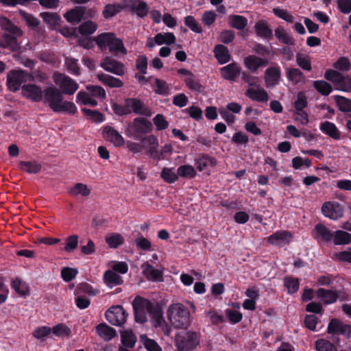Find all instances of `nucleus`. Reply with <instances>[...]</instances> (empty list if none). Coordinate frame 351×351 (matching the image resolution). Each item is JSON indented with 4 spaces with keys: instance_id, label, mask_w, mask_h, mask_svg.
I'll return each mask as SVG.
<instances>
[{
    "instance_id": "1",
    "label": "nucleus",
    "mask_w": 351,
    "mask_h": 351,
    "mask_svg": "<svg viewBox=\"0 0 351 351\" xmlns=\"http://www.w3.org/2000/svg\"><path fill=\"white\" fill-rule=\"evenodd\" d=\"M0 27L5 32L2 35V39L5 43L7 48L12 52H18L21 49L18 38L23 36V31L5 16L0 17Z\"/></svg>"
},
{
    "instance_id": "2",
    "label": "nucleus",
    "mask_w": 351,
    "mask_h": 351,
    "mask_svg": "<svg viewBox=\"0 0 351 351\" xmlns=\"http://www.w3.org/2000/svg\"><path fill=\"white\" fill-rule=\"evenodd\" d=\"M95 40L101 51L106 50L108 47L109 51L112 53L117 54L121 53L125 55L128 53L123 40L117 38L114 33L106 32L100 34L95 37Z\"/></svg>"
},
{
    "instance_id": "3",
    "label": "nucleus",
    "mask_w": 351,
    "mask_h": 351,
    "mask_svg": "<svg viewBox=\"0 0 351 351\" xmlns=\"http://www.w3.org/2000/svg\"><path fill=\"white\" fill-rule=\"evenodd\" d=\"M167 315L172 326L176 328H186L189 324V311L180 303L170 305Z\"/></svg>"
},
{
    "instance_id": "4",
    "label": "nucleus",
    "mask_w": 351,
    "mask_h": 351,
    "mask_svg": "<svg viewBox=\"0 0 351 351\" xmlns=\"http://www.w3.org/2000/svg\"><path fill=\"white\" fill-rule=\"evenodd\" d=\"M152 130V123L149 121L144 117H136L129 124L126 134L136 140H141L145 134L150 133Z\"/></svg>"
},
{
    "instance_id": "5",
    "label": "nucleus",
    "mask_w": 351,
    "mask_h": 351,
    "mask_svg": "<svg viewBox=\"0 0 351 351\" xmlns=\"http://www.w3.org/2000/svg\"><path fill=\"white\" fill-rule=\"evenodd\" d=\"M154 306V304L149 300L136 296L132 302L136 322L141 324L145 323L147 320L146 312L150 315L152 311H153Z\"/></svg>"
},
{
    "instance_id": "6",
    "label": "nucleus",
    "mask_w": 351,
    "mask_h": 351,
    "mask_svg": "<svg viewBox=\"0 0 351 351\" xmlns=\"http://www.w3.org/2000/svg\"><path fill=\"white\" fill-rule=\"evenodd\" d=\"M324 78L332 83L335 89L343 92H351L350 76H344L336 70L328 69L324 73Z\"/></svg>"
},
{
    "instance_id": "7",
    "label": "nucleus",
    "mask_w": 351,
    "mask_h": 351,
    "mask_svg": "<svg viewBox=\"0 0 351 351\" xmlns=\"http://www.w3.org/2000/svg\"><path fill=\"white\" fill-rule=\"evenodd\" d=\"M52 79L63 95H73L79 88L78 84L64 73L55 72Z\"/></svg>"
},
{
    "instance_id": "8",
    "label": "nucleus",
    "mask_w": 351,
    "mask_h": 351,
    "mask_svg": "<svg viewBox=\"0 0 351 351\" xmlns=\"http://www.w3.org/2000/svg\"><path fill=\"white\" fill-rule=\"evenodd\" d=\"M175 341L180 351H191L199 344L197 333L190 331L177 334Z\"/></svg>"
},
{
    "instance_id": "9",
    "label": "nucleus",
    "mask_w": 351,
    "mask_h": 351,
    "mask_svg": "<svg viewBox=\"0 0 351 351\" xmlns=\"http://www.w3.org/2000/svg\"><path fill=\"white\" fill-rule=\"evenodd\" d=\"M28 73L23 70L12 69L8 73L6 85L10 91H18L21 84L26 82Z\"/></svg>"
},
{
    "instance_id": "10",
    "label": "nucleus",
    "mask_w": 351,
    "mask_h": 351,
    "mask_svg": "<svg viewBox=\"0 0 351 351\" xmlns=\"http://www.w3.org/2000/svg\"><path fill=\"white\" fill-rule=\"evenodd\" d=\"M107 321L112 325L123 326L126 322L128 313L122 306H112L105 313Z\"/></svg>"
},
{
    "instance_id": "11",
    "label": "nucleus",
    "mask_w": 351,
    "mask_h": 351,
    "mask_svg": "<svg viewBox=\"0 0 351 351\" xmlns=\"http://www.w3.org/2000/svg\"><path fill=\"white\" fill-rule=\"evenodd\" d=\"M43 99L54 112L58 105L62 103L64 97L58 88L55 86H49L44 89Z\"/></svg>"
},
{
    "instance_id": "12",
    "label": "nucleus",
    "mask_w": 351,
    "mask_h": 351,
    "mask_svg": "<svg viewBox=\"0 0 351 351\" xmlns=\"http://www.w3.org/2000/svg\"><path fill=\"white\" fill-rule=\"evenodd\" d=\"M322 212L325 217L336 220L343 217V207L338 202H326L322 206Z\"/></svg>"
},
{
    "instance_id": "13",
    "label": "nucleus",
    "mask_w": 351,
    "mask_h": 351,
    "mask_svg": "<svg viewBox=\"0 0 351 351\" xmlns=\"http://www.w3.org/2000/svg\"><path fill=\"white\" fill-rule=\"evenodd\" d=\"M327 332L340 334L349 338L351 337V324H345L339 319L332 318L328 324Z\"/></svg>"
},
{
    "instance_id": "14",
    "label": "nucleus",
    "mask_w": 351,
    "mask_h": 351,
    "mask_svg": "<svg viewBox=\"0 0 351 351\" xmlns=\"http://www.w3.org/2000/svg\"><path fill=\"white\" fill-rule=\"evenodd\" d=\"M100 66L105 71L115 74L123 75L124 74V66L123 63L112 58L110 56L105 57L100 63Z\"/></svg>"
},
{
    "instance_id": "15",
    "label": "nucleus",
    "mask_w": 351,
    "mask_h": 351,
    "mask_svg": "<svg viewBox=\"0 0 351 351\" xmlns=\"http://www.w3.org/2000/svg\"><path fill=\"white\" fill-rule=\"evenodd\" d=\"M241 67L236 62H232L220 69L221 77L228 81L235 82L241 75Z\"/></svg>"
},
{
    "instance_id": "16",
    "label": "nucleus",
    "mask_w": 351,
    "mask_h": 351,
    "mask_svg": "<svg viewBox=\"0 0 351 351\" xmlns=\"http://www.w3.org/2000/svg\"><path fill=\"white\" fill-rule=\"evenodd\" d=\"M125 104L128 108L132 110L136 114L150 117L152 115L151 110L147 107L140 99L136 98H128L125 99Z\"/></svg>"
},
{
    "instance_id": "17",
    "label": "nucleus",
    "mask_w": 351,
    "mask_h": 351,
    "mask_svg": "<svg viewBox=\"0 0 351 351\" xmlns=\"http://www.w3.org/2000/svg\"><path fill=\"white\" fill-rule=\"evenodd\" d=\"M23 95L35 102H39L43 99V91L41 88L36 84H24L21 87Z\"/></svg>"
},
{
    "instance_id": "18",
    "label": "nucleus",
    "mask_w": 351,
    "mask_h": 351,
    "mask_svg": "<svg viewBox=\"0 0 351 351\" xmlns=\"http://www.w3.org/2000/svg\"><path fill=\"white\" fill-rule=\"evenodd\" d=\"M86 11V8L85 6H75L74 8L68 10L64 14V17L71 24H78L83 19H84Z\"/></svg>"
},
{
    "instance_id": "19",
    "label": "nucleus",
    "mask_w": 351,
    "mask_h": 351,
    "mask_svg": "<svg viewBox=\"0 0 351 351\" xmlns=\"http://www.w3.org/2000/svg\"><path fill=\"white\" fill-rule=\"evenodd\" d=\"M281 77V69L276 64L274 66H270L265 70V80L267 84L271 86L279 84Z\"/></svg>"
},
{
    "instance_id": "20",
    "label": "nucleus",
    "mask_w": 351,
    "mask_h": 351,
    "mask_svg": "<svg viewBox=\"0 0 351 351\" xmlns=\"http://www.w3.org/2000/svg\"><path fill=\"white\" fill-rule=\"evenodd\" d=\"M103 136L105 139L110 141L116 146H120L124 143L123 136L111 126L104 128Z\"/></svg>"
},
{
    "instance_id": "21",
    "label": "nucleus",
    "mask_w": 351,
    "mask_h": 351,
    "mask_svg": "<svg viewBox=\"0 0 351 351\" xmlns=\"http://www.w3.org/2000/svg\"><path fill=\"white\" fill-rule=\"evenodd\" d=\"M292 237V234L289 231H278L268 237V242L274 245L287 244Z\"/></svg>"
},
{
    "instance_id": "22",
    "label": "nucleus",
    "mask_w": 351,
    "mask_h": 351,
    "mask_svg": "<svg viewBox=\"0 0 351 351\" xmlns=\"http://www.w3.org/2000/svg\"><path fill=\"white\" fill-rule=\"evenodd\" d=\"M254 30L256 36L258 37L267 40H270L273 38L272 30L265 21L261 20L256 22L254 25Z\"/></svg>"
},
{
    "instance_id": "23",
    "label": "nucleus",
    "mask_w": 351,
    "mask_h": 351,
    "mask_svg": "<svg viewBox=\"0 0 351 351\" xmlns=\"http://www.w3.org/2000/svg\"><path fill=\"white\" fill-rule=\"evenodd\" d=\"M214 55L220 64L228 62L231 59V55L227 47L223 45H217L213 50Z\"/></svg>"
},
{
    "instance_id": "24",
    "label": "nucleus",
    "mask_w": 351,
    "mask_h": 351,
    "mask_svg": "<svg viewBox=\"0 0 351 351\" xmlns=\"http://www.w3.org/2000/svg\"><path fill=\"white\" fill-rule=\"evenodd\" d=\"M245 95L252 100L258 102H267L269 100L267 91L261 87L256 90L249 88L245 92Z\"/></svg>"
},
{
    "instance_id": "25",
    "label": "nucleus",
    "mask_w": 351,
    "mask_h": 351,
    "mask_svg": "<svg viewBox=\"0 0 351 351\" xmlns=\"http://www.w3.org/2000/svg\"><path fill=\"white\" fill-rule=\"evenodd\" d=\"M97 335L104 341H110L117 336L116 330L105 323H101L96 326Z\"/></svg>"
},
{
    "instance_id": "26",
    "label": "nucleus",
    "mask_w": 351,
    "mask_h": 351,
    "mask_svg": "<svg viewBox=\"0 0 351 351\" xmlns=\"http://www.w3.org/2000/svg\"><path fill=\"white\" fill-rule=\"evenodd\" d=\"M320 130L330 138L337 140L341 138V133L335 123L330 121H324L320 123Z\"/></svg>"
},
{
    "instance_id": "27",
    "label": "nucleus",
    "mask_w": 351,
    "mask_h": 351,
    "mask_svg": "<svg viewBox=\"0 0 351 351\" xmlns=\"http://www.w3.org/2000/svg\"><path fill=\"white\" fill-rule=\"evenodd\" d=\"M317 296L320 298L325 304H330L335 302L338 298V293L335 291L326 290L319 288L316 291Z\"/></svg>"
},
{
    "instance_id": "28",
    "label": "nucleus",
    "mask_w": 351,
    "mask_h": 351,
    "mask_svg": "<svg viewBox=\"0 0 351 351\" xmlns=\"http://www.w3.org/2000/svg\"><path fill=\"white\" fill-rule=\"evenodd\" d=\"M143 273L148 280L154 281H162V272L158 269H156L152 265L145 263L142 265Z\"/></svg>"
},
{
    "instance_id": "29",
    "label": "nucleus",
    "mask_w": 351,
    "mask_h": 351,
    "mask_svg": "<svg viewBox=\"0 0 351 351\" xmlns=\"http://www.w3.org/2000/svg\"><path fill=\"white\" fill-rule=\"evenodd\" d=\"M141 147L148 151V154H158L157 147L158 141L154 135H149L141 139Z\"/></svg>"
},
{
    "instance_id": "30",
    "label": "nucleus",
    "mask_w": 351,
    "mask_h": 351,
    "mask_svg": "<svg viewBox=\"0 0 351 351\" xmlns=\"http://www.w3.org/2000/svg\"><path fill=\"white\" fill-rule=\"evenodd\" d=\"M98 80L104 85L110 88H121L123 82L119 78L101 73L97 75Z\"/></svg>"
},
{
    "instance_id": "31",
    "label": "nucleus",
    "mask_w": 351,
    "mask_h": 351,
    "mask_svg": "<svg viewBox=\"0 0 351 351\" xmlns=\"http://www.w3.org/2000/svg\"><path fill=\"white\" fill-rule=\"evenodd\" d=\"M130 10L135 13L138 18H145L149 12V7L146 2L142 0H136L130 5Z\"/></svg>"
},
{
    "instance_id": "32",
    "label": "nucleus",
    "mask_w": 351,
    "mask_h": 351,
    "mask_svg": "<svg viewBox=\"0 0 351 351\" xmlns=\"http://www.w3.org/2000/svg\"><path fill=\"white\" fill-rule=\"evenodd\" d=\"M286 75L288 80L295 85L300 83H304L306 81L304 73L297 68L287 69Z\"/></svg>"
},
{
    "instance_id": "33",
    "label": "nucleus",
    "mask_w": 351,
    "mask_h": 351,
    "mask_svg": "<svg viewBox=\"0 0 351 351\" xmlns=\"http://www.w3.org/2000/svg\"><path fill=\"white\" fill-rule=\"evenodd\" d=\"M121 343L127 348H132L136 341V337L132 330H123L120 331Z\"/></svg>"
},
{
    "instance_id": "34",
    "label": "nucleus",
    "mask_w": 351,
    "mask_h": 351,
    "mask_svg": "<svg viewBox=\"0 0 351 351\" xmlns=\"http://www.w3.org/2000/svg\"><path fill=\"white\" fill-rule=\"evenodd\" d=\"M230 25L237 29L242 30L247 25V19L241 15H230L228 17Z\"/></svg>"
},
{
    "instance_id": "35",
    "label": "nucleus",
    "mask_w": 351,
    "mask_h": 351,
    "mask_svg": "<svg viewBox=\"0 0 351 351\" xmlns=\"http://www.w3.org/2000/svg\"><path fill=\"white\" fill-rule=\"evenodd\" d=\"M104 281L109 287L119 285L123 283L121 277L112 270H107L104 274Z\"/></svg>"
},
{
    "instance_id": "36",
    "label": "nucleus",
    "mask_w": 351,
    "mask_h": 351,
    "mask_svg": "<svg viewBox=\"0 0 351 351\" xmlns=\"http://www.w3.org/2000/svg\"><path fill=\"white\" fill-rule=\"evenodd\" d=\"M154 42L158 45L163 44L170 45L176 42V36L171 32L158 33L154 36Z\"/></svg>"
},
{
    "instance_id": "37",
    "label": "nucleus",
    "mask_w": 351,
    "mask_h": 351,
    "mask_svg": "<svg viewBox=\"0 0 351 351\" xmlns=\"http://www.w3.org/2000/svg\"><path fill=\"white\" fill-rule=\"evenodd\" d=\"M40 16L44 22L51 27L59 25L61 22V18L57 13L44 12H41Z\"/></svg>"
},
{
    "instance_id": "38",
    "label": "nucleus",
    "mask_w": 351,
    "mask_h": 351,
    "mask_svg": "<svg viewBox=\"0 0 351 351\" xmlns=\"http://www.w3.org/2000/svg\"><path fill=\"white\" fill-rule=\"evenodd\" d=\"M275 36L281 43L288 45L295 44V39L289 36L282 27H278L275 29Z\"/></svg>"
},
{
    "instance_id": "39",
    "label": "nucleus",
    "mask_w": 351,
    "mask_h": 351,
    "mask_svg": "<svg viewBox=\"0 0 351 351\" xmlns=\"http://www.w3.org/2000/svg\"><path fill=\"white\" fill-rule=\"evenodd\" d=\"M184 83L187 88L191 91L202 93L204 89L199 80L197 79L194 74L191 77H186L184 79Z\"/></svg>"
},
{
    "instance_id": "40",
    "label": "nucleus",
    "mask_w": 351,
    "mask_h": 351,
    "mask_svg": "<svg viewBox=\"0 0 351 351\" xmlns=\"http://www.w3.org/2000/svg\"><path fill=\"white\" fill-rule=\"evenodd\" d=\"M335 245H347L351 243V234L343 230H337L333 234Z\"/></svg>"
},
{
    "instance_id": "41",
    "label": "nucleus",
    "mask_w": 351,
    "mask_h": 351,
    "mask_svg": "<svg viewBox=\"0 0 351 351\" xmlns=\"http://www.w3.org/2000/svg\"><path fill=\"white\" fill-rule=\"evenodd\" d=\"M106 243L110 248H117L124 242V238L119 233H110L105 238Z\"/></svg>"
},
{
    "instance_id": "42",
    "label": "nucleus",
    "mask_w": 351,
    "mask_h": 351,
    "mask_svg": "<svg viewBox=\"0 0 351 351\" xmlns=\"http://www.w3.org/2000/svg\"><path fill=\"white\" fill-rule=\"evenodd\" d=\"M12 287L21 296H27L29 294L28 285L19 278H16L12 282Z\"/></svg>"
},
{
    "instance_id": "43",
    "label": "nucleus",
    "mask_w": 351,
    "mask_h": 351,
    "mask_svg": "<svg viewBox=\"0 0 351 351\" xmlns=\"http://www.w3.org/2000/svg\"><path fill=\"white\" fill-rule=\"evenodd\" d=\"M122 5L119 3H108L104 6V10L102 12V15L106 19H108L117 15L122 10Z\"/></svg>"
},
{
    "instance_id": "44",
    "label": "nucleus",
    "mask_w": 351,
    "mask_h": 351,
    "mask_svg": "<svg viewBox=\"0 0 351 351\" xmlns=\"http://www.w3.org/2000/svg\"><path fill=\"white\" fill-rule=\"evenodd\" d=\"M20 169L29 173H37L42 167L41 164L36 161H22L20 162Z\"/></svg>"
},
{
    "instance_id": "45",
    "label": "nucleus",
    "mask_w": 351,
    "mask_h": 351,
    "mask_svg": "<svg viewBox=\"0 0 351 351\" xmlns=\"http://www.w3.org/2000/svg\"><path fill=\"white\" fill-rule=\"evenodd\" d=\"M334 100L339 110L343 112H351V99L341 95H335Z\"/></svg>"
},
{
    "instance_id": "46",
    "label": "nucleus",
    "mask_w": 351,
    "mask_h": 351,
    "mask_svg": "<svg viewBox=\"0 0 351 351\" xmlns=\"http://www.w3.org/2000/svg\"><path fill=\"white\" fill-rule=\"evenodd\" d=\"M313 87L321 95L327 96L332 91V86L324 80H316L313 82Z\"/></svg>"
},
{
    "instance_id": "47",
    "label": "nucleus",
    "mask_w": 351,
    "mask_h": 351,
    "mask_svg": "<svg viewBox=\"0 0 351 351\" xmlns=\"http://www.w3.org/2000/svg\"><path fill=\"white\" fill-rule=\"evenodd\" d=\"M178 176L186 179L193 178L196 176V171L189 165H184L179 167L177 169Z\"/></svg>"
},
{
    "instance_id": "48",
    "label": "nucleus",
    "mask_w": 351,
    "mask_h": 351,
    "mask_svg": "<svg viewBox=\"0 0 351 351\" xmlns=\"http://www.w3.org/2000/svg\"><path fill=\"white\" fill-rule=\"evenodd\" d=\"M197 169L202 171L206 170L208 167H213L216 165V160L208 155H202V156L196 162Z\"/></svg>"
},
{
    "instance_id": "49",
    "label": "nucleus",
    "mask_w": 351,
    "mask_h": 351,
    "mask_svg": "<svg viewBox=\"0 0 351 351\" xmlns=\"http://www.w3.org/2000/svg\"><path fill=\"white\" fill-rule=\"evenodd\" d=\"M97 28V25L95 23L92 21H87L78 27V32L82 35L88 36L93 34Z\"/></svg>"
},
{
    "instance_id": "50",
    "label": "nucleus",
    "mask_w": 351,
    "mask_h": 351,
    "mask_svg": "<svg viewBox=\"0 0 351 351\" xmlns=\"http://www.w3.org/2000/svg\"><path fill=\"white\" fill-rule=\"evenodd\" d=\"M55 112H67L73 115L77 112V108L73 102L68 101H62L54 111Z\"/></svg>"
},
{
    "instance_id": "51",
    "label": "nucleus",
    "mask_w": 351,
    "mask_h": 351,
    "mask_svg": "<svg viewBox=\"0 0 351 351\" xmlns=\"http://www.w3.org/2000/svg\"><path fill=\"white\" fill-rule=\"evenodd\" d=\"M243 64L252 73H256L259 69L256 56L254 55H249L244 58Z\"/></svg>"
},
{
    "instance_id": "52",
    "label": "nucleus",
    "mask_w": 351,
    "mask_h": 351,
    "mask_svg": "<svg viewBox=\"0 0 351 351\" xmlns=\"http://www.w3.org/2000/svg\"><path fill=\"white\" fill-rule=\"evenodd\" d=\"M69 193L73 196L82 195V196H88L90 193V190L88 188L86 184L82 183H77L73 187L69 189Z\"/></svg>"
},
{
    "instance_id": "53",
    "label": "nucleus",
    "mask_w": 351,
    "mask_h": 351,
    "mask_svg": "<svg viewBox=\"0 0 351 351\" xmlns=\"http://www.w3.org/2000/svg\"><path fill=\"white\" fill-rule=\"evenodd\" d=\"M19 14L29 27L34 29L39 25L40 21L32 14L27 13L23 10H19Z\"/></svg>"
},
{
    "instance_id": "54",
    "label": "nucleus",
    "mask_w": 351,
    "mask_h": 351,
    "mask_svg": "<svg viewBox=\"0 0 351 351\" xmlns=\"http://www.w3.org/2000/svg\"><path fill=\"white\" fill-rule=\"evenodd\" d=\"M140 340L147 351H162L157 342L154 339L148 338L146 335H141Z\"/></svg>"
},
{
    "instance_id": "55",
    "label": "nucleus",
    "mask_w": 351,
    "mask_h": 351,
    "mask_svg": "<svg viewBox=\"0 0 351 351\" xmlns=\"http://www.w3.org/2000/svg\"><path fill=\"white\" fill-rule=\"evenodd\" d=\"M184 25L189 28L192 32L197 34L202 32V27L200 24L196 21L194 16L189 15L184 18Z\"/></svg>"
},
{
    "instance_id": "56",
    "label": "nucleus",
    "mask_w": 351,
    "mask_h": 351,
    "mask_svg": "<svg viewBox=\"0 0 351 351\" xmlns=\"http://www.w3.org/2000/svg\"><path fill=\"white\" fill-rule=\"evenodd\" d=\"M160 176L167 183H173L178 180V172L176 173L173 168H163Z\"/></svg>"
},
{
    "instance_id": "57",
    "label": "nucleus",
    "mask_w": 351,
    "mask_h": 351,
    "mask_svg": "<svg viewBox=\"0 0 351 351\" xmlns=\"http://www.w3.org/2000/svg\"><path fill=\"white\" fill-rule=\"evenodd\" d=\"M150 315L152 316V318L154 320L155 327H159L162 325V323L165 322V319L162 315V311L158 304H154L153 311H152Z\"/></svg>"
},
{
    "instance_id": "58",
    "label": "nucleus",
    "mask_w": 351,
    "mask_h": 351,
    "mask_svg": "<svg viewBox=\"0 0 351 351\" xmlns=\"http://www.w3.org/2000/svg\"><path fill=\"white\" fill-rule=\"evenodd\" d=\"M315 231L325 241H330L333 237L332 232L322 223H318L315 226Z\"/></svg>"
},
{
    "instance_id": "59",
    "label": "nucleus",
    "mask_w": 351,
    "mask_h": 351,
    "mask_svg": "<svg viewBox=\"0 0 351 351\" xmlns=\"http://www.w3.org/2000/svg\"><path fill=\"white\" fill-rule=\"evenodd\" d=\"M296 63L304 71H310L312 69L311 62L308 56L298 53L296 54Z\"/></svg>"
},
{
    "instance_id": "60",
    "label": "nucleus",
    "mask_w": 351,
    "mask_h": 351,
    "mask_svg": "<svg viewBox=\"0 0 351 351\" xmlns=\"http://www.w3.org/2000/svg\"><path fill=\"white\" fill-rule=\"evenodd\" d=\"M76 101L84 105H90L93 107L97 105V101L90 97L85 91H80L76 96Z\"/></svg>"
},
{
    "instance_id": "61",
    "label": "nucleus",
    "mask_w": 351,
    "mask_h": 351,
    "mask_svg": "<svg viewBox=\"0 0 351 351\" xmlns=\"http://www.w3.org/2000/svg\"><path fill=\"white\" fill-rule=\"evenodd\" d=\"M82 111L89 119L95 123H101L104 120V114L98 110L82 108Z\"/></svg>"
},
{
    "instance_id": "62",
    "label": "nucleus",
    "mask_w": 351,
    "mask_h": 351,
    "mask_svg": "<svg viewBox=\"0 0 351 351\" xmlns=\"http://www.w3.org/2000/svg\"><path fill=\"white\" fill-rule=\"evenodd\" d=\"M51 332L58 337H69L71 331L66 324L60 323L53 326Z\"/></svg>"
},
{
    "instance_id": "63",
    "label": "nucleus",
    "mask_w": 351,
    "mask_h": 351,
    "mask_svg": "<svg viewBox=\"0 0 351 351\" xmlns=\"http://www.w3.org/2000/svg\"><path fill=\"white\" fill-rule=\"evenodd\" d=\"M315 347L317 351H337V348L331 342L324 339L316 341Z\"/></svg>"
},
{
    "instance_id": "64",
    "label": "nucleus",
    "mask_w": 351,
    "mask_h": 351,
    "mask_svg": "<svg viewBox=\"0 0 351 351\" xmlns=\"http://www.w3.org/2000/svg\"><path fill=\"white\" fill-rule=\"evenodd\" d=\"M333 66L340 71H348L351 69V63L347 57L343 56L334 63Z\"/></svg>"
}]
</instances>
